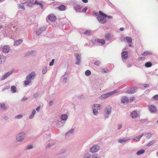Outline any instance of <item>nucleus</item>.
I'll use <instances>...</instances> for the list:
<instances>
[{
	"label": "nucleus",
	"instance_id": "1",
	"mask_svg": "<svg viewBox=\"0 0 158 158\" xmlns=\"http://www.w3.org/2000/svg\"><path fill=\"white\" fill-rule=\"evenodd\" d=\"M26 138V134L25 132H22L18 134L16 136V140L19 142H22Z\"/></svg>",
	"mask_w": 158,
	"mask_h": 158
},
{
	"label": "nucleus",
	"instance_id": "2",
	"mask_svg": "<svg viewBox=\"0 0 158 158\" xmlns=\"http://www.w3.org/2000/svg\"><path fill=\"white\" fill-rule=\"evenodd\" d=\"M119 92V90L116 89L111 92L107 93L106 94L102 95L100 97V99H106Z\"/></svg>",
	"mask_w": 158,
	"mask_h": 158
},
{
	"label": "nucleus",
	"instance_id": "3",
	"mask_svg": "<svg viewBox=\"0 0 158 158\" xmlns=\"http://www.w3.org/2000/svg\"><path fill=\"white\" fill-rule=\"evenodd\" d=\"M111 107L109 105L106 106L104 110V112L105 113V119L109 117V116L111 113Z\"/></svg>",
	"mask_w": 158,
	"mask_h": 158
},
{
	"label": "nucleus",
	"instance_id": "4",
	"mask_svg": "<svg viewBox=\"0 0 158 158\" xmlns=\"http://www.w3.org/2000/svg\"><path fill=\"white\" fill-rule=\"evenodd\" d=\"M100 149V147L97 145H94L92 147L89 149V151L92 153L97 152Z\"/></svg>",
	"mask_w": 158,
	"mask_h": 158
},
{
	"label": "nucleus",
	"instance_id": "5",
	"mask_svg": "<svg viewBox=\"0 0 158 158\" xmlns=\"http://www.w3.org/2000/svg\"><path fill=\"white\" fill-rule=\"evenodd\" d=\"M104 17L101 16H97V19L98 21L101 23L104 24L106 23V19L104 18Z\"/></svg>",
	"mask_w": 158,
	"mask_h": 158
},
{
	"label": "nucleus",
	"instance_id": "6",
	"mask_svg": "<svg viewBox=\"0 0 158 158\" xmlns=\"http://www.w3.org/2000/svg\"><path fill=\"white\" fill-rule=\"evenodd\" d=\"M76 57V62L75 64L77 65H79L81 62V55L78 53H76L75 54Z\"/></svg>",
	"mask_w": 158,
	"mask_h": 158
},
{
	"label": "nucleus",
	"instance_id": "7",
	"mask_svg": "<svg viewBox=\"0 0 158 158\" xmlns=\"http://www.w3.org/2000/svg\"><path fill=\"white\" fill-rule=\"evenodd\" d=\"M23 3V4H26L27 6L29 7H32L33 5H34L33 0H24V2Z\"/></svg>",
	"mask_w": 158,
	"mask_h": 158
},
{
	"label": "nucleus",
	"instance_id": "8",
	"mask_svg": "<svg viewBox=\"0 0 158 158\" xmlns=\"http://www.w3.org/2000/svg\"><path fill=\"white\" fill-rule=\"evenodd\" d=\"M46 28L45 27H41L37 30L36 31V34L37 35H39L42 32L45 31Z\"/></svg>",
	"mask_w": 158,
	"mask_h": 158
},
{
	"label": "nucleus",
	"instance_id": "9",
	"mask_svg": "<svg viewBox=\"0 0 158 158\" xmlns=\"http://www.w3.org/2000/svg\"><path fill=\"white\" fill-rule=\"evenodd\" d=\"M35 76V72H32L30 74L27 76L26 79L28 80H32L34 79Z\"/></svg>",
	"mask_w": 158,
	"mask_h": 158
},
{
	"label": "nucleus",
	"instance_id": "10",
	"mask_svg": "<svg viewBox=\"0 0 158 158\" xmlns=\"http://www.w3.org/2000/svg\"><path fill=\"white\" fill-rule=\"evenodd\" d=\"M148 109L151 113H155L156 112L157 110L156 106L153 105L150 106Z\"/></svg>",
	"mask_w": 158,
	"mask_h": 158
},
{
	"label": "nucleus",
	"instance_id": "11",
	"mask_svg": "<svg viewBox=\"0 0 158 158\" xmlns=\"http://www.w3.org/2000/svg\"><path fill=\"white\" fill-rule=\"evenodd\" d=\"M10 50V47L8 45H5L2 48V51L5 53H8Z\"/></svg>",
	"mask_w": 158,
	"mask_h": 158
},
{
	"label": "nucleus",
	"instance_id": "12",
	"mask_svg": "<svg viewBox=\"0 0 158 158\" xmlns=\"http://www.w3.org/2000/svg\"><path fill=\"white\" fill-rule=\"evenodd\" d=\"M130 140V139L129 138H124L118 139V141L120 143H123Z\"/></svg>",
	"mask_w": 158,
	"mask_h": 158
},
{
	"label": "nucleus",
	"instance_id": "13",
	"mask_svg": "<svg viewBox=\"0 0 158 158\" xmlns=\"http://www.w3.org/2000/svg\"><path fill=\"white\" fill-rule=\"evenodd\" d=\"M13 71H9L6 73H5L4 75L3 76V77L1 79L2 80H5L6 78L8 76H10L11 74L13 73Z\"/></svg>",
	"mask_w": 158,
	"mask_h": 158
},
{
	"label": "nucleus",
	"instance_id": "14",
	"mask_svg": "<svg viewBox=\"0 0 158 158\" xmlns=\"http://www.w3.org/2000/svg\"><path fill=\"white\" fill-rule=\"evenodd\" d=\"M49 20L51 22H54L56 20V17L54 15H50L48 16Z\"/></svg>",
	"mask_w": 158,
	"mask_h": 158
},
{
	"label": "nucleus",
	"instance_id": "15",
	"mask_svg": "<svg viewBox=\"0 0 158 158\" xmlns=\"http://www.w3.org/2000/svg\"><path fill=\"white\" fill-rule=\"evenodd\" d=\"M131 117L133 118H136L138 115L137 111L136 110H134L131 114Z\"/></svg>",
	"mask_w": 158,
	"mask_h": 158
},
{
	"label": "nucleus",
	"instance_id": "16",
	"mask_svg": "<svg viewBox=\"0 0 158 158\" xmlns=\"http://www.w3.org/2000/svg\"><path fill=\"white\" fill-rule=\"evenodd\" d=\"M121 102L123 104L127 103L128 102L129 99L126 96H123L121 97Z\"/></svg>",
	"mask_w": 158,
	"mask_h": 158
},
{
	"label": "nucleus",
	"instance_id": "17",
	"mask_svg": "<svg viewBox=\"0 0 158 158\" xmlns=\"http://www.w3.org/2000/svg\"><path fill=\"white\" fill-rule=\"evenodd\" d=\"M137 88L136 87H132L130 89L128 90L127 92L128 93H134L135 92L137 91Z\"/></svg>",
	"mask_w": 158,
	"mask_h": 158
},
{
	"label": "nucleus",
	"instance_id": "18",
	"mask_svg": "<svg viewBox=\"0 0 158 158\" xmlns=\"http://www.w3.org/2000/svg\"><path fill=\"white\" fill-rule=\"evenodd\" d=\"M99 13L100 15H102V16L104 17H107V18L109 19H112V16L110 15H107L103 13L102 11L100 10L99 11Z\"/></svg>",
	"mask_w": 158,
	"mask_h": 158
},
{
	"label": "nucleus",
	"instance_id": "19",
	"mask_svg": "<svg viewBox=\"0 0 158 158\" xmlns=\"http://www.w3.org/2000/svg\"><path fill=\"white\" fill-rule=\"evenodd\" d=\"M122 57L124 59H126L128 58V53L127 51H125L122 53Z\"/></svg>",
	"mask_w": 158,
	"mask_h": 158
},
{
	"label": "nucleus",
	"instance_id": "20",
	"mask_svg": "<svg viewBox=\"0 0 158 158\" xmlns=\"http://www.w3.org/2000/svg\"><path fill=\"white\" fill-rule=\"evenodd\" d=\"M105 38L106 40L107 41L110 40L111 39V34L110 33H107L105 34Z\"/></svg>",
	"mask_w": 158,
	"mask_h": 158
},
{
	"label": "nucleus",
	"instance_id": "21",
	"mask_svg": "<svg viewBox=\"0 0 158 158\" xmlns=\"http://www.w3.org/2000/svg\"><path fill=\"white\" fill-rule=\"evenodd\" d=\"M74 9L77 12H80L81 9V7L80 5H77L74 7Z\"/></svg>",
	"mask_w": 158,
	"mask_h": 158
},
{
	"label": "nucleus",
	"instance_id": "22",
	"mask_svg": "<svg viewBox=\"0 0 158 158\" xmlns=\"http://www.w3.org/2000/svg\"><path fill=\"white\" fill-rule=\"evenodd\" d=\"M68 118V116L66 114H64L61 115V120L62 121H66Z\"/></svg>",
	"mask_w": 158,
	"mask_h": 158
},
{
	"label": "nucleus",
	"instance_id": "23",
	"mask_svg": "<svg viewBox=\"0 0 158 158\" xmlns=\"http://www.w3.org/2000/svg\"><path fill=\"white\" fill-rule=\"evenodd\" d=\"M58 9L60 11L64 10L66 9V7L64 5H62L57 7Z\"/></svg>",
	"mask_w": 158,
	"mask_h": 158
},
{
	"label": "nucleus",
	"instance_id": "24",
	"mask_svg": "<svg viewBox=\"0 0 158 158\" xmlns=\"http://www.w3.org/2000/svg\"><path fill=\"white\" fill-rule=\"evenodd\" d=\"M152 55V52H151L148 51L144 52L142 53V55L145 56H147L148 55Z\"/></svg>",
	"mask_w": 158,
	"mask_h": 158
},
{
	"label": "nucleus",
	"instance_id": "25",
	"mask_svg": "<svg viewBox=\"0 0 158 158\" xmlns=\"http://www.w3.org/2000/svg\"><path fill=\"white\" fill-rule=\"evenodd\" d=\"M22 40L21 39H19L18 40L15 41L14 43V45L15 46L19 45L22 42Z\"/></svg>",
	"mask_w": 158,
	"mask_h": 158
},
{
	"label": "nucleus",
	"instance_id": "26",
	"mask_svg": "<svg viewBox=\"0 0 158 158\" xmlns=\"http://www.w3.org/2000/svg\"><path fill=\"white\" fill-rule=\"evenodd\" d=\"M34 5L40 6L42 9H43V5L42 3L38 2L37 0L35 1V2L34 3Z\"/></svg>",
	"mask_w": 158,
	"mask_h": 158
},
{
	"label": "nucleus",
	"instance_id": "27",
	"mask_svg": "<svg viewBox=\"0 0 158 158\" xmlns=\"http://www.w3.org/2000/svg\"><path fill=\"white\" fill-rule=\"evenodd\" d=\"M21 2H22V4H19L18 5V6L19 8L20 9H23L24 10H25V8H24V6L23 5V3L24 2V0H21Z\"/></svg>",
	"mask_w": 158,
	"mask_h": 158
},
{
	"label": "nucleus",
	"instance_id": "28",
	"mask_svg": "<svg viewBox=\"0 0 158 158\" xmlns=\"http://www.w3.org/2000/svg\"><path fill=\"white\" fill-rule=\"evenodd\" d=\"M56 124L57 126L59 127H60L64 125V123H63L61 121H58Z\"/></svg>",
	"mask_w": 158,
	"mask_h": 158
},
{
	"label": "nucleus",
	"instance_id": "29",
	"mask_svg": "<svg viewBox=\"0 0 158 158\" xmlns=\"http://www.w3.org/2000/svg\"><path fill=\"white\" fill-rule=\"evenodd\" d=\"M93 108L99 110L100 109V105L98 104H94L93 105Z\"/></svg>",
	"mask_w": 158,
	"mask_h": 158
},
{
	"label": "nucleus",
	"instance_id": "30",
	"mask_svg": "<svg viewBox=\"0 0 158 158\" xmlns=\"http://www.w3.org/2000/svg\"><path fill=\"white\" fill-rule=\"evenodd\" d=\"M35 113H36L35 110V109H33V110L31 114L30 115V116H29V118L30 119L34 117L35 114Z\"/></svg>",
	"mask_w": 158,
	"mask_h": 158
},
{
	"label": "nucleus",
	"instance_id": "31",
	"mask_svg": "<svg viewBox=\"0 0 158 158\" xmlns=\"http://www.w3.org/2000/svg\"><path fill=\"white\" fill-rule=\"evenodd\" d=\"M6 57L3 56H1L0 57V61L1 63H4L6 60Z\"/></svg>",
	"mask_w": 158,
	"mask_h": 158
},
{
	"label": "nucleus",
	"instance_id": "32",
	"mask_svg": "<svg viewBox=\"0 0 158 158\" xmlns=\"http://www.w3.org/2000/svg\"><path fill=\"white\" fill-rule=\"evenodd\" d=\"M152 63L150 62H148L145 63V66L146 67L148 68L152 66Z\"/></svg>",
	"mask_w": 158,
	"mask_h": 158
},
{
	"label": "nucleus",
	"instance_id": "33",
	"mask_svg": "<svg viewBox=\"0 0 158 158\" xmlns=\"http://www.w3.org/2000/svg\"><path fill=\"white\" fill-rule=\"evenodd\" d=\"M155 143V140H152L149 142L148 143H147L146 146L147 147H150L152 145H153Z\"/></svg>",
	"mask_w": 158,
	"mask_h": 158
},
{
	"label": "nucleus",
	"instance_id": "34",
	"mask_svg": "<svg viewBox=\"0 0 158 158\" xmlns=\"http://www.w3.org/2000/svg\"><path fill=\"white\" fill-rule=\"evenodd\" d=\"M143 134H142L138 136L133 139L134 140H139L143 136Z\"/></svg>",
	"mask_w": 158,
	"mask_h": 158
},
{
	"label": "nucleus",
	"instance_id": "35",
	"mask_svg": "<svg viewBox=\"0 0 158 158\" xmlns=\"http://www.w3.org/2000/svg\"><path fill=\"white\" fill-rule=\"evenodd\" d=\"M126 39L127 43H131L132 40L131 38L127 36L126 38Z\"/></svg>",
	"mask_w": 158,
	"mask_h": 158
},
{
	"label": "nucleus",
	"instance_id": "36",
	"mask_svg": "<svg viewBox=\"0 0 158 158\" xmlns=\"http://www.w3.org/2000/svg\"><path fill=\"white\" fill-rule=\"evenodd\" d=\"M74 131V129L73 128L71 129L69 131L67 132L66 134V135L67 136L69 134H72Z\"/></svg>",
	"mask_w": 158,
	"mask_h": 158
},
{
	"label": "nucleus",
	"instance_id": "37",
	"mask_svg": "<svg viewBox=\"0 0 158 158\" xmlns=\"http://www.w3.org/2000/svg\"><path fill=\"white\" fill-rule=\"evenodd\" d=\"M97 42L101 43L102 44H104L105 43V41L104 39H97Z\"/></svg>",
	"mask_w": 158,
	"mask_h": 158
},
{
	"label": "nucleus",
	"instance_id": "38",
	"mask_svg": "<svg viewBox=\"0 0 158 158\" xmlns=\"http://www.w3.org/2000/svg\"><path fill=\"white\" fill-rule=\"evenodd\" d=\"M11 89L13 93H15L16 91V87L14 85L12 86L11 87Z\"/></svg>",
	"mask_w": 158,
	"mask_h": 158
},
{
	"label": "nucleus",
	"instance_id": "39",
	"mask_svg": "<svg viewBox=\"0 0 158 158\" xmlns=\"http://www.w3.org/2000/svg\"><path fill=\"white\" fill-rule=\"evenodd\" d=\"M145 152V151L144 150H139L137 152L136 154L137 155H140L143 153H144Z\"/></svg>",
	"mask_w": 158,
	"mask_h": 158
},
{
	"label": "nucleus",
	"instance_id": "40",
	"mask_svg": "<svg viewBox=\"0 0 158 158\" xmlns=\"http://www.w3.org/2000/svg\"><path fill=\"white\" fill-rule=\"evenodd\" d=\"M1 108L4 110H6L7 109V108L4 103L1 104L0 105Z\"/></svg>",
	"mask_w": 158,
	"mask_h": 158
},
{
	"label": "nucleus",
	"instance_id": "41",
	"mask_svg": "<svg viewBox=\"0 0 158 158\" xmlns=\"http://www.w3.org/2000/svg\"><path fill=\"white\" fill-rule=\"evenodd\" d=\"M91 155L90 153H87L84 156V158H91Z\"/></svg>",
	"mask_w": 158,
	"mask_h": 158
},
{
	"label": "nucleus",
	"instance_id": "42",
	"mask_svg": "<svg viewBox=\"0 0 158 158\" xmlns=\"http://www.w3.org/2000/svg\"><path fill=\"white\" fill-rule=\"evenodd\" d=\"M84 34L86 35H90L91 34V31L90 30H87L84 32Z\"/></svg>",
	"mask_w": 158,
	"mask_h": 158
},
{
	"label": "nucleus",
	"instance_id": "43",
	"mask_svg": "<svg viewBox=\"0 0 158 158\" xmlns=\"http://www.w3.org/2000/svg\"><path fill=\"white\" fill-rule=\"evenodd\" d=\"M93 110L94 114V115L97 116L98 114V110H97L95 108H93Z\"/></svg>",
	"mask_w": 158,
	"mask_h": 158
},
{
	"label": "nucleus",
	"instance_id": "44",
	"mask_svg": "<svg viewBox=\"0 0 158 158\" xmlns=\"http://www.w3.org/2000/svg\"><path fill=\"white\" fill-rule=\"evenodd\" d=\"M47 71V66H45L42 69L43 74H44L46 73Z\"/></svg>",
	"mask_w": 158,
	"mask_h": 158
},
{
	"label": "nucleus",
	"instance_id": "45",
	"mask_svg": "<svg viewBox=\"0 0 158 158\" xmlns=\"http://www.w3.org/2000/svg\"><path fill=\"white\" fill-rule=\"evenodd\" d=\"M140 121L142 123H148L149 122V121L147 119H142L140 120Z\"/></svg>",
	"mask_w": 158,
	"mask_h": 158
},
{
	"label": "nucleus",
	"instance_id": "46",
	"mask_svg": "<svg viewBox=\"0 0 158 158\" xmlns=\"http://www.w3.org/2000/svg\"><path fill=\"white\" fill-rule=\"evenodd\" d=\"M31 83V81L30 80H27L24 81V84L25 85H29Z\"/></svg>",
	"mask_w": 158,
	"mask_h": 158
},
{
	"label": "nucleus",
	"instance_id": "47",
	"mask_svg": "<svg viewBox=\"0 0 158 158\" xmlns=\"http://www.w3.org/2000/svg\"><path fill=\"white\" fill-rule=\"evenodd\" d=\"M91 72L89 70H87L85 72V74L86 76H89L91 75Z\"/></svg>",
	"mask_w": 158,
	"mask_h": 158
},
{
	"label": "nucleus",
	"instance_id": "48",
	"mask_svg": "<svg viewBox=\"0 0 158 158\" xmlns=\"http://www.w3.org/2000/svg\"><path fill=\"white\" fill-rule=\"evenodd\" d=\"M55 142L53 141L52 142L49 143L47 145V147L50 148L51 147L52 145L55 144Z\"/></svg>",
	"mask_w": 158,
	"mask_h": 158
},
{
	"label": "nucleus",
	"instance_id": "49",
	"mask_svg": "<svg viewBox=\"0 0 158 158\" xmlns=\"http://www.w3.org/2000/svg\"><path fill=\"white\" fill-rule=\"evenodd\" d=\"M23 117V115L22 114H19L16 116L15 118L17 119H19L22 118Z\"/></svg>",
	"mask_w": 158,
	"mask_h": 158
},
{
	"label": "nucleus",
	"instance_id": "50",
	"mask_svg": "<svg viewBox=\"0 0 158 158\" xmlns=\"http://www.w3.org/2000/svg\"><path fill=\"white\" fill-rule=\"evenodd\" d=\"M102 71L104 73H107L110 71V70L107 69H102Z\"/></svg>",
	"mask_w": 158,
	"mask_h": 158
},
{
	"label": "nucleus",
	"instance_id": "51",
	"mask_svg": "<svg viewBox=\"0 0 158 158\" xmlns=\"http://www.w3.org/2000/svg\"><path fill=\"white\" fill-rule=\"evenodd\" d=\"M39 95V93L38 92H36L34 94L33 97L35 98H37L38 97Z\"/></svg>",
	"mask_w": 158,
	"mask_h": 158
},
{
	"label": "nucleus",
	"instance_id": "52",
	"mask_svg": "<svg viewBox=\"0 0 158 158\" xmlns=\"http://www.w3.org/2000/svg\"><path fill=\"white\" fill-rule=\"evenodd\" d=\"M54 61H55V59H52V61H51V62H50V63H49V66H52L54 64Z\"/></svg>",
	"mask_w": 158,
	"mask_h": 158
},
{
	"label": "nucleus",
	"instance_id": "53",
	"mask_svg": "<svg viewBox=\"0 0 158 158\" xmlns=\"http://www.w3.org/2000/svg\"><path fill=\"white\" fill-rule=\"evenodd\" d=\"M101 64L100 62L99 61H97L94 63V64L98 66H99Z\"/></svg>",
	"mask_w": 158,
	"mask_h": 158
},
{
	"label": "nucleus",
	"instance_id": "54",
	"mask_svg": "<svg viewBox=\"0 0 158 158\" xmlns=\"http://www.w3.org/2000/svg\"><path fill=\"white\" fill-rule=\"evenodd\" d=\"M146 135V137L147 138V139H149L152 136V135L150 133L147 134Z\"/></svg>",
	"mask_w": 158,
	"mask_h": 158
},
{
	"label": "nucleus",
	"instance_id": "55",
	"mask_svg": "<svg viewBox=\"0 0 158 158\" xmlns=\"http://www.w3.org/2000/svg\"><path fill=\"white\" fill-rule=\"evenodd\" d=\"M33 148V146L32 145H29L27 146V149L30 150L32 149Z\"/></svg>",
	"mask_w": 158,
	"mask_h": 158
},
{
	"label": "nucleus",
	"instance_id": "56",
	"mask_svg": "<svg viewBox=\"0 0 158 158\" xmlns=\"http://www.w3.org/2000/svg\"><path fill=\"white\" fill-rule=\"evenodd\" d=\"M63 78V83H65L67 82V78L65 77H62Z\"/></svg>",
	"mask_w": 158,
	"mask_h": 158
},
{
	"label": "nucleus",
	"instance_id": "57",
	"mask_svg": "<svg viewBox=\"0 0 158 158\" xmlns=\"http://www.w3.org/2000/svg\"><path fill=\"white\" fill-rule=\"evenodd\" d=\"M135 98L134 96H133L132 97H131L130 98V102H132L134 101L135 100Z\"/></svg>",
	"mask_w": 158,
	"mask_h": 158
},
{
	"label": "nucleus",
	"instance_id": "58",
	"mask_svg": "<svg viewBox=\"0 0 158 158\" xmlns=\"http://www.w3.org/2000/svg\"><path fill=\"white\" fill-rule=\"evenodd\" d=\"M153 98L154 100H158V95H156L153 97Z\"/></svg>",
	"mask_w": 158,
	"mask_h": 158
},
{
	"label": "nucleus",
	"instance_id": "59",
	"mask_svg": "<svg viewBox=\"0 0 158 158\" xmlns=\"http://www.w3.org/2000/svg\"><path fill=\"white\" fill-rule=\"evenodd\" d=\"M88 8L87 7H85L84 9L82 10V11L83 12H85L87 10Z\"/></svg>",
	"mask_w": 158,
	"mask_h": 158
},
{
	"label": "nucleus",
	"instance_id": "60",
	"mask_svg": "<svg viewBox=\"0 0 158 158\" xmlns=\"http://www.w3.org/2000/svg\"><path fill=\"white\" fill-rule=\"evenodd\" d=\"M118 127L117 128V129L118 130L121 129L122 127V125L121 124H118Z\"/></svg>",
	"mask_w": 158,
	"mask_h": 158
},
{
	"label": "nucleus",
	"instance_id": "61",
	"mask_svg": "<svg viewBox=\"0 0 158 158\" xmlns=\"http://www.w3.org/2000/svg\"><path fill=\"white\" fill-rule=\"evenodd\" d=\"M28 99V98L25 97V96H24L21 100V101H26V100H27V99Z\"/></svg>",
	"mask_w": 158,
	"mask_h": 158
},
{
	"label": "nucleus",
	"instance_id": "62",
	"mask_svg": "<svg viewBox=\"0 0 158 158\" xmlns=\"http://www.w3.org/2000/svg\"><path fill=\"white\" fill-rule=\"evenodd\" d=\"M53 102L52 101H50L49 102V105L50 106H52L53 105Z\"/></svg>",
	"mask_w": 158,
	"mask_h": 158
},
{
	"label": "nucleus",
	"instance_id": "63",
	"mask_svg": "<svg viewBox=\"0 0 158 158\" xmlns=\"http://www.w3.org/2000/svg\"><path fill=\"white\" fill-rule=\"evenodd\" d=\"M93 13L95 15H96V16H99L98 15V13L97 12H96V11H93Z\"/></svg>",
	"mask_w": 158,
	"mask_h": 158
},
{
	"label": "nucleus",
	"instance_id": "64",
	"mask_svg": "<svg viewBox=\"0 0 158 158\" xmlns=\"http://www.w3.org/2000/svg\"><path fill=\"white\" fill-rule=\"evenodd\" d=\"M143 86L145 88H147L149 86V85L148 84H144L143 85Z\"/></svg>",
	"mask_w": 158,
	"mask_h": 158
}]
</instances>
